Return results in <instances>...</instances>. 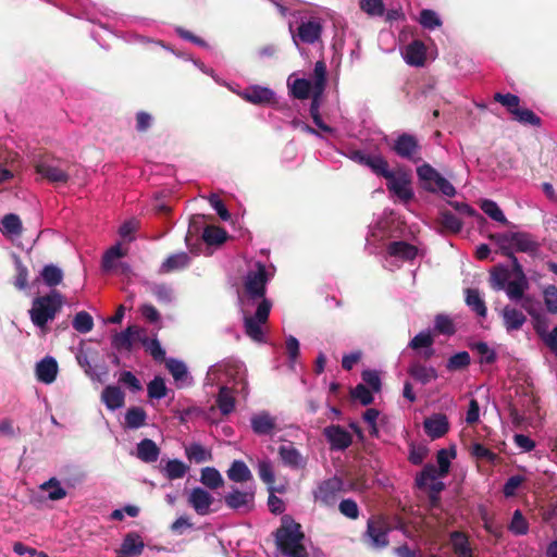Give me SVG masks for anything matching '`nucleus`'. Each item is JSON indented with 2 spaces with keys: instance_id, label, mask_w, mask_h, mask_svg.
<instances>
[{
  "instance_id": "1",
  "label": "nucleus",
  "mask_w": 557,
  "mask_h": 557,
  "mask_svg": "<svg viewBox=\"0 0 557 557\" xmlns=\"http://www.w3.org/2000/svg\"><path fill=\"white\" fill-rule=\"evenodd\" d=\"M281 522V527L274 532L280 552L288 557H308L307 549L301 543L305 535L300 531V524L288 515L283 516Z\"/></svg>"
},
{
  "instance_id": "2",
  "label": "nucleus",
  "mask_w": 557,
  "mask_h": 557,
  "mask_svg": "<svg viewBox=\"0 0 557 557\" xmlns=\"http://www.w3.org/2000/svg\"><path fill=\"white\" fill-rule=\"evenodd\" d=\"M287 85L295 99L307 100L311 98V104H318L326 85L325 63L323 61L315 62L311 78H295L293 81L288 78Z\"/></svg>"
},
{
  "instance_id": "3",
  "label": "nucleus",
  "mask_w": 557,
  "mask_h": 557,
  "mask_svg": "<svg viewBox=\"0 0 557 557\" xmlns=\"http://www.w3.org/2000/svg\"><path fill=\"white\" fill-rule=\"evenodd\" d=\"M488 238L497 245L504 257H511L515 252L535 255L540 248L536 239L525 232L494 233Z\"/></svg>"
},
{
  "instance_id": "4",
  "label": "nucleus",
  "mask_w": 557,
  "mask_h": 557,
  "mask_svg": "<svg viewBox=\"0 0 557 557\" xmlns=\"http://www.w3.org/2000/svg\"><path fill=\"white\" fill-rule=\"evenodd\" d=\"M63 306V296L57 289H52L45 296H38L33 300L29 310L30 320L34 325L42 329L49 321H52Z\"/></svg>"
},
{
  "instance_id": "5",
  "label": "nucleus",
  "mask_w": 557,
  "mask_h": 557,
  "mask_svg": "<svg viewBox=\"0 0 557 557\" xmlns=\"http://www.w3.org/2000/svg\"><path fill=\"white\" fill-rule=\"evenodd\" d=\"M417 175L424 190L432 194L441 191L447 197H454L456 195V188L453 184L442 176L431 164L423 163L418 166Z\"/></svg>"
},
{
  "instance_id": "6",
  "label": "nucleus",
  "mask_w": 557,
  "mask_h": 557,
  "mask_svg": "<svg viewBox=\"0 0 557 557\" xmlns=\"http://www.w3.org/2000/svg\"><path fill=\"white\" fill-rule=\"evenodd\" d=\"M271 307V301L263 299L259 302L255 315H246L244 318L245 334L253 342H265L261 325L268 322Z\"/></svg>"
},
{
  "instance_id": "7",
  "label": "nucleus",
  "mask_w": 557,
  "mask_h": 557,
  "mask_svg": "<svg viewBox=\"0 0 557 557\" xmlns=\"http://www.w3.org/2000/svg\"><path fill=\"white\" fill-rule=\"evenodd\" d=\"M36 172L52 184H66L70 174L65 162L52 158H42L35 165Z\"/></svg>"
},
{
  "instance_id": "8",
  "label": "nucleus",
  "mask_w": 557,
  "mask_h": 557,
  "mask_svg": "<svg viewBox=\"0 0 557 557\" xmlns=\"http://www.w3.org/2000/svg\"><path fill=\"white\" fill-rule=\"evenodd\" d=\"M269 281L265 265L261 262L256 263V270L249 271L245 277L244 288L245 293L251 299L261 298L267 299V283Z\"/></svg>"
},
{
  "instance_id": "9",
  "label": "nucleus",
  "mask_w": 557,
  "mask_h": 557,
  "mask_svg": "<svg viewBox=\"0 0 557 557\" xmlns=\"http://www.w3.org/2000/svg\"><path fill=\"white\" fill-rule=\"evenodd\" d=\"M256 490L248 486L245 490L232 486L231 492L226 493L223 500L230 509L250 512L255 509Z\"/></svg>"
},
{
  "instance_id": "10",
  "label": "nucleus",
  "mask_w": 557,
  "mask_h": 557,
  "mask_svg": "<svg viewBox=\"0 0 557 557\" xmlns=\"http://www.w3.org/2000/svg\"><path fill=\"white\" fill-rule=\"evenodd\" d=\"M342 492H345L344 482L335 475L322 481L313 492V496L314 500L322 506L332 507L336 504Z\"/></svg>"
},
{
  "instance_id": "11",
  "label": "nucleus",
  "mask_w": 557,
  "mask_h": 557,
  "mask_svg": "<svg viewBox=\"0 0 557 557\" xmlns=\"http://www.w3.org/2000/svg\"><path fill=\"white\" fill-rule=\"evenodd\" d=\"M389 531L391 528L386 520L382 516H374L368 520L363 537L369 539L373 547L385 548L389 544Z\"/></svg>"
},
{
  "instance_id": "12",
  "label": "nucleus",
  "mask_w": 557,
  "mask_h": 557,
  "mask_svg": "<svg viewBox=\"0 0 557 557\" xmlns=\"http://www.w3.org/2000/svg\"><path fill=\"white\" fill-rule=\"evenodd\" d=\"M392 150L400 158L414 163L421 160V146L416 136L403 133L395 140Z\"/></svg>"
},
{
  "instance_id": "13",
  "label": "nucleus",
  "mask_w": 557,
  "mask_h": 557,
  "mask_svg": "<svg viewBox=\"0 0 557 557\" xmlns=\"http://www.w3.org/2000/svg\"><path fill=\"white\" fill-rule=\"evenodd\" d=\"M386 181L388 191L395 194L401 201L407 203L413 199L414 194L410 187L411 178L407 172H394L393 178H388Z\"/></svg>"
},
{
  "instance_id": "14",
  "label": "nucleus",
  "mask_w": 557,
  "mask_h": 557,
  "mask_svg": "<svg viewBox=\"0 0 557 557\" xmlns=\"http://www.w3.org/2000/svg\"><path fill=\"white\" fill-rule=\"evenodd\" d=\"M437 469L434 465L428 463L423 467L420 473L416 476V486L420 490L429 487V494H441L445 488L442 481H437Z\"/></svg>"
},
{
  "instance_id": "15",
  "label": "nucleus",
  "mask_w": 557,
  "mask_h": 557,
  "mask_svg": "<svg viewBox=\"0 0 557 557\" xmlns=\"http://www.w3.org/2000/svg\"><path fill=\"white\" fill-rule=\"evenodd\" d=\"M323 435L330 444L331 450H345L352 444L351 434L338 424L324 428Z\"/></svg>"
},
{
  "instance_id": "16",
  "label": "nucleus",
  "mask_w": 557,
  "mask_h": 557,
  "mask_svg": "<svg viewBox=\"0 0 557 557\" xmlns=\"http://www.w3.org/2000/svg\"><path fill=\"white\" fill-rule=\"evenodd\" d=\"M187 502L197 515L207 516L212 511L210 507L214 503V497L202 487H194Z\"/></svg>"
},
{
  "instance_id": "17",
  "label": "nucleus",
  "mask_w": 557,
  "mask_h": 557,
  "mask_svg": "<svg viewBox=\"0 0 557 557\" xmlns=\"http://www.w3.org/2000/svg\"><path fill=\"white\" fill-rule=\"evenodd\" d=\"M423 429L425 434L431 440L443 437L449 430V422L444 413H434L423 421Z\"/></svg>"
},
{
  "instance_id": "18",
  "label": "nucleus",
  "mask_w": 557,
  "mask_h": 557,
  "mask_svg": "<svg viewBox=\"0 0 557 557\" xmlns=\"http://www.w3.org/2000/svg\"><path fill=\"white\" fill-rule=\"evenodd\" d=\"M323 26L319 18H310L298 25L297 36L304 44L312 45L320 40Z\"/></svg>"
},
{
  "instance_id": "19",
  "label": "nucleus",
  "mask_w": 557,
  "mask_h": 557,
  "mask_svg": "<svg viewBox=\"0 0 557 557\" xmlns=\"http://www.w3.org/2000/svg\"><path fill=\"white\" fill-rule=\"evenodd\" d=\"M242 98L255 104H276L275 94L271 89L261 86L246 88Z\"/></svg>"
},
{
  "instance_id": "20",
  "label": "nucleus",
  "mask_w": 557,
  "mask_h": 557,
  "mask_svg": "<svg viewBox=\"0 0 557 557\" xmlns=\"http://www.w3.org/2000/svg\"><path fill=\"white\" fill-rule=\"evenodd\" d=\"M125 255L126 252L121 248L120 244L112 246L110 249L106 251V253L102 257V270L109 272L113 270L115 267H117L122 274H128L131 272L129 264L125 262H120L119 264L114 263L116 259L122 258Z\"/></svg>"
},
{
  "instance_id": "21",
  "label": "nucleus",
  "mask_w": 557,
  "mask_h": 557,
  "mask_svg": "<svg viewBox=\"0 0 557 557\" xmlns=\"http://www.w3.org/2000/svg\"><path fill=\"white\" fill-rule=\"evenodd\" d=\"M407 373L414 381L422 385L429 384L431 381L438 377L437 370L434 367H428L419 360H413L408 367Z\"/></svg>"
},
{
  "instance_id": "22",
  "label": "nucleus",
  "mask_w": 557,
  "mask_h": 557,
  "mask_svg": "<svg viewBox=\"0 0 557 557\" xmlns=\"http://www.w3.org/2000/svg\"><path fill=\"white\" fill-rule=\"evenodd\" d=\"M145 548V543L137 532H128L117 550L119 554L125 556H139Z\"/></svg>"
},
{
  "instance_id": "23",
  "label": "nucleus",
  "mask_w": 557,
  "mask_h": 557,
  "mask_svg": "<svg viewBox=\"0 0 557 557\" xmlns=\"http://www.w3.org/2000/svg\"><path fill=\"white\" fill-rule=\"evenodd\" d=\"M251 429L258 435H270L276 429V421L268 412H260L250 419Z\"/></svg>"
},
{
  "instance_id": "24",
  "label": "nucleus",
  "mask_w": 557,
  "mask_h": 557,
  "mask_svg": "<svg viewBox=\"0 0 557 557\" xmlns=\"http://www.w3.org/2000/svg\"><path fill=\"white\" fill-rule=\"evenodd\" d=\"M58 374V363L52 357H46L36 366V375L38 381L45 384L54 382Z\"/></svg>"
},
{
  "instance_id": "25",
  "label": "nucleus",
  "mask_w": 557,
  "mask_h": 557,
  "mask_svg": "<svg viewBox=\"0 0 557 557\" xmlns=\"http://www.w3.org/2000/svg\"><path fill=\"white\" fill-rule=\"evenodd\" d=\"M101 401L108 409L116 410L124 406L125 395L119 386L108 385L102 389Z\"/></svg>"
},
{
  "instance_id": "26",
  "label": "nucleus",
  "mask_w": 557,
  "mask_h": 557,
  "mask_svg": "<svg viewBox=\"0 0 557 557\" xmlns=\"http://www.w3.org/2000/svg\"><path fill=\"white\" fill-rule=\"evenodd\" d=\"M426 59V47L421 40H413L406 47L405 60L409 65L422 66Z\"/></svg>"
},
{
  "instance_id": "27",
  "label": "nucleus",
  "mask_w": 557,
  "mask_h": 557,
  "mask_svg": "<svg viewBox=\"0 0 557 557\" xmlns=\"http://www.w3.org/2000/svg\"><path fill=\"white\" fill-rule=\"evenodd\" d=\"M502 317L507 332L520 330L527 321V317L520 310L510 306L503 309Z\"/></svg>"
},
{
  "instance_id": "28",
  "label": "nucleus",
  "mask_w": 557,
  "mask_h": 557,
  "mask_svg": "<svg viewBox=\"0 0 557 557\" xmlns=\"http://www.w3.org/2000/svg\"><path fill=\"white\" fill-rule=\"evenodd\" d=\"M136 456L146 463L156 462L160 456V448L150 438H144L137 444Z\"/></svg>"
},
{
  "instance_id": "29",
  "label": "nucleus",
  "mask_w": 557,
  "mask_h": 557,
  "mask_svg": "<svg viewBox=\"0 0 557 557\" xmlns=\"http://www.w3.org/2000/svg\"><path fill=\"white\" fill-rule=\"evenodd\" d=\"M450 543L454 553L458 557H473L468 535L462 531H453L450 533Z\"/></svg>"
},
{
  "instance_id": "30",
  "label": "nucleus",
  "mask_w": 557,
  "mask_h": 557,
  "mask_svg": "<svg viewBox=\"0 0 557 557\" xmlns=\"http://www.w3.org/2000/svg\"><path fill=\"white\" fill-rule=\"evenodd\" d=\"M141 330L137 326H128L126 330L114 335L112 344L116 349L131 350L133 347V338L136 336L139 341Z\"/></svg>"
},
{
  "instance_id": "31",
  "label": "nucleus",
  "mask_w": 557,
  "mask_h": 557,
  "mask_svg": "<svg viewBox=\"0 0 557 557\" xmlns=\"http://www.w3.org/2000/svg\"><path fill=\"white\" fill-rule=\"evenodd\" d=\"M510 277V270L504 264H497L490 272V285L494 290H503Z\"/></svg>"
},
{
  "instance_id": "32",
  "label": "nucleus",
  "mask_w": 557,
  "mask_h": 557,
  "mask_svg": "<svg viewBox=\"0 0 557 557\" xmlns=\"http://www.w3.org/2000/svg\"><path fill=\"white\" fill-rule=\"evenodd\" d=\"M512 119L524 125L540 126L541 119L527 107H507Z\"/></svg>"
},
{
  "instance_id": "33",
  "label": "nucleus",
  "mask_w": 557,
  "mask_h": 557,
  "mask_svg": "<svg viewBox=\"0 0 557 557\" xmlns=\"http://www.w3.org/2000/svg\"><path fill=\"white\" fill-rule=\"evenodd\" d=\"M366 166L379 177L393 178L394 172L389 170L387 160L381 154H371Z\"/></svg>"
},
{
  "instance_id": "34",
  "label": "nucleus",
  "mask_w": 557,
  "mask_h": 557,
  "mask_svg": "<svg viewBox=\"0 0 557 557\" xmlns=\"http://www.w3.org/2000/svg\"><path fill=\"white\" fill-rule=\"evenodd\" d=\"M190 261L186 252H178L169 256L161 264L160 271L162 273H170L173 271L182 270L188 265Z\"/></svg>"
},
{
  "instance_id": "35",
  "label": "nucleus",
  "mask_w": 557,
  "mask_h": 557,
  "mask_svg": "<svg viewBox=\"0 0 557 557\" xmlns=\"http://www.w3.org/2000/svg\"><path fill=\"white\" fill-rule=\"evenodd\" d=\"M226 473L227 478L235 483H244L252 478L251 471L242 460H234Z\"/></svg>"
},
{
  "instance_id": "36",
  "label": "nucleus",
  "mask_w": 557,
  "mask_h": 557,
  "mask_svg": "<svg viewBox=\"0 0 557 557\" xmlns=\"http://www.w3.org/2000/svg\"><path fill=\"white\" fill-rule=\"evenodd\" d=\"M200 482L210 490H218L224 485V480L214 467H205L200 471Z\"/></svg>"
},
{
  "instance_id": "37",
  "label": "nucleus",
  "mask_w": 557,
  "mask_h": 557,
  "mask_svg": "<svg viewBox=\"0 0 557 557\" xmlns=\"http://www.w3.org/2000/svg\"><path fill=\"white\" fill-rule=\"evenodd\" d=\"M185 455L190 461L196 463L211 461L213 458L211 450L207 449L199 443H190L185 446Z\"/></svg>"
},
{
  "instance_id": "38",
  "label": "nucleus",
  "mask_w": 557,
  "mask_h": 557,
  "mask_svg": "<svg viewBox=\"0 0 557 557\" xmlns=\"http://www.w3.org/2000/svg\"><path fill=\"white\" fill-rule=\"evenodd\" d=\"M529 289V281L515 278L509 281L503 289L506 292L508 298L512 301H519L523 298L525 290Z\"/></svg>"
},
{
  "instance_id": "39",
  "label": "nucleus",
  "mask_w": 557,
  "mask_h": 557,
  "mask_svg": "<svg viewBox=\"0 0 557 557\" xmlns=\"http://www.w3.org/2000/svg\"><path fill=\"white\" fill-rule=\"evenodd\" d=\"M278 454L283 462L292 468H300L304 466L300 453L293 445L280 446Z\"/></svg>"
},
{
  "instance_id": "40",
  "label": "nucleus",
  "mask_w": 557,
  "mask_h": 557,
  "mask_svg": "<svg viewBox=\"0 0 557 557\" xmlns=\"http://www.w3.org/2000/svg\"><path fill=\"white\" fill-rule=\"evenodd\" d=\"M387 251L391 256L400 257L405 260H411L417 255V248L406 242H392Z\"/></svg>"
},
{
  "instance_id": "41",
  "label": "nucleus",
  "mask_w": 557,
  "mask_h": 557,
  "mask_svg": "<svg viewBox=\"0 0 557 557\" xmlns=\"http://www.w3.org/2000/svg\"><path fill=\"white\" fill-rule=\"evenodd\" d=\"M466 304L482 318L486 317L487 308L484 300L481 298L480 293L475 288H467L466 290Z\"/></svg>"
},
{
  "instance_id": "42",
  "label": "nucleus",
  "mask_w": 557,
  "mask_h": 557,
  "mask_svg": "<svg viewBox=\"0 0 557 557\" xmlns=\"http://www.w3.org/2000/svg\"><path fill=\"white\" fill-rule=\"evenodd\" d=\"M147 413L141 407H131L125 413V425L128 429H139L146 424Z\"/></svg>"
},
{
  "instance_id": "43",
  "label": "nucleus",
  "mask_w": 557,
  "mask_h": 557,
  "mask_svg": "<svg viewBox=\"0 0 557 557\" xmlns=\"http://www.w3.org/2000/svg\"><path fill=\"white\" fill-rule=\"evenodd\" d=\"M14 269L15 274L12 284L16 289L25 290L28 287V269L18 257H15Z\"/></svg>"
},
{
  "instance_id": "44",
  "label": "nucleus",
  "mask_w": 557,
  "mask_h": 557,
  "mask_svg": "<svg viewBox=\"0 0 557 557\" xmlns=\"http://www.w3.org/2000/svg\"><path fill=\"white\" fill-rule=\"evenodd\" d=\"M189 467L185 465L183 461L178 459H171L166 462L162 471L165 478L172 481L182 479L187 473Z\"/></svg>"
},
{
  "instance_id": "45",
  "label": "nucleus",
  "mask_w": 557,
  "mask_h": 557,
  "mask_svg": "<svg viewBox=\"0 0 557 557\" xmlns=\"http://www.w3.org/2000/svg\"><path fill=\"white\" fill-rule=\"evenodd\" d=\"M216 406L223 414H230L235 409V398L232 391L222 386L216 397Z\"/></svg>"
},
{
  "instance_id": "46",
  "label": "nucleus",
  "mask_w": 557,
  "mask_h": 557,
  "mask_svg": "<svg viewBox=\"0 0 557 557\" xmlns=\"http://www.w3.org/2000/svg\"><path fill=\"white\" fill-rule=\"evenodd\" d=\"M40 276L47 286L54 287L62 282L63 272L54 264H47L42 268Z\"/></svg>"
},
{
  "instance_id": "47",
  "label": "nucleus",
  "mask_w": 557,
  "mask_h": 557,
  "mask_svg": "<svg viewBox=\"0 0 557 557\" xmlns=\"http://www.w3.org/2000/svg\"><path fill=\"white\" fill-rule=\"evenodd\" d=\"M438 222L443 230L449 233H458L462 227L461 220L448 210H442Z\"/></svg>"
},
{
  "instance_id": "48",
  "label": "nucleus",
  "mask_w": 557,
  "mask_h": 557,
  "mask_svg": "<svg viewBox=\"0 0 557 557\" xmlns=\"http://www.w3.org/2000/svg\"><path fill=\"white\" fill-rule=\"evenodd\" d=\"M227 233L224 228L207 225L202 233V239L208 245H220L226 240Z\"/></svg>"
},
{
  "instance_id": "49",
  "label": "nucleus",
  "mask_w": 557,
  "mask_h": 557,
  "mask_svg": "<svg viewBox=\"0 0 557 557\" xmlns=\"http://www.w3.org/2000/svg\"><path fill=\"white\" fill-rule=\"evenodd\" d=\"M481 210L488 215L492 220L499 222L502 224H507L508 220L504 215L502 209L498 207V205L490 199H484L480 203Z\"/></svg>"
},
{
  "instance_id": "50",
  "label": "nucleus",
  "mask_w": 557,
  "mask_h": 557,
  "mask_svg": "<svg viewBox=\"0 0 557 557\" xmlns=\"http://www.w3.org/2000/svg\"><path fill=\"white\" fill-rule=\"evenodd\" d=\"M139 342L145 347L146 351L157 361H163L165 358V350L162 348L157 338H148L147 336L139 337Z\"/></svg>"
},
{
  "instance_id": "51",
  "label": "nucleus",
  "mask_w": 557,
  "mask_h": 557,
  "mask_svg": "<svg viewBox=\"0 0 557 557\" xmlns=\"http://www.w3.org/2000/svg\"><path fill=\"white\" fill-rule=\"evenodd\" d=\"M456 457V450L455 448H451L450 450L447 449H440L436 454V460L438 463L437 474L441 478H444L448 474L449 468H450V459Z\"/></svg>"
},
{
  "instance_id": "52",
  "label": "nucleus",
  "mask_w": 557,
  "mask_h": 557,
  "mask_svg": "<svg viewBox=\"0 0 557 557\" xmlns=\"http://www.w3.org/2000/svg\"><path fill=\"white\" fill-rule=\"evenodd\" d=\"M471 358L468 351H459L447 360L446 369L448 371H459L470 366Z\"/></svg>"
},
{
  "instance_id": "53",
  "label": "nucleus",
  "mask_w": 557,
  "mask_h": 557,
  "mask_svg": "<svg viewBox=\"0 0 557 557\" xmlns=\"http://www.w3.org/2000/svg\"><path fill=\"white\" fill-rule=\"evenodd\" d=\"M480 356V363L493 364L497 360V354L485 342H476L470 346Z\"/></svg>"
},
{
  "instance_id": "54",
  "label": "nucleus",
  "mask_w": 557,
  "mask_h": 557,
  "mask_svg": "<svg viewBox=\"0 0 557 557\" xmlns=\"http://www.w3.org/2000/svg\"><path fill=\"white\" fill-rule=\"evenodd\" d=\"M73 327L79 333H88L94 327L92 317L86 311H79L75 314L73 319Z\"/></svg>"
},
{
  "instance_id": "55",
  "label": "nucleus",
  "mask_w": 557,
  "mask_h": 557,
  "mask_svg": "<svg viewBox=\"0 0 557 557\" xmlns=\"http://www.w3.org/2000/svg\"><path fill=\"white\" fill-rule=\"evenodd\" d=\"M269 490V498H268V506L269 510L274 515H281L285 511V504L284 502L275 495V492L277 493H284L285 488L283 486L281 487H268Z\"/></svg>"
},
{
  "instance_id": "56",
  "label": "nucleus",
  "mask_w": 557,
  "mask_h": 557,
  "mask_svg": "<svg viewBox=\"0 0 557 557\" xmlns=\"http://www.w3.org/2000/svg\"><path fill=\"white\" fill-rule=\"evenodd\" d=\"M40 487L42 491H48V497L51 500H60L66 496V491L55 478L42 483Z\"/></svg>"
},
{
  "instance_id": "57",
  "label": "nucleus",
  "mask_w": 557,
  "mask_h": 557,
  "mask_svg": "<svg viewBox=\"0 0 557 557\" xmlns=\"http://www.w3.org/2000/svg\"><path fill=\"white\" fill-rule=\"evenodd\" d=\"M148 397L151 399H161L168 395V387L161 376H156L147 386Z\"/></svg>"
},
{
  "instance_id": "58",
  "label": "nucleus",
  "mask_w": 557,
  "mask_h": 557,
  "mask_svg": "<svg viewBox=\"0 0 557 557\" xmlns=\"http://www.w3.org/2000/svg\"><path fill=\"white\" fill-rule=\"evenodd\" d=\"M508 529L516 535H524L528 533L529 523L519 509L515 510Z\"/></svg>"
},
{
  "instance_id": "59",
  "label": "nucleus",
  "mask_w": 557,
  "mask_h": 557,
  "mask_svg": "<svg viewBox=\"0 0 557 557\" xmlns=\"http://www.w3.org/2000/svg\"><path fill=\"white\" fill-rule=\"evenodd\" d=\"M1 224L3 227V231L11 235H20L22 233V222L18 218V215L14 213L5 214L2 220Z\"/></svg>"
},
{
  "instance_id": "60",
  "label": "nucleus",
  "mask_w": 557,
  "mask_h": 557,
  "mask_svg": "<svg viewBox=\"0 0 557 557\" xmlns=\"http://www.w3.org/2000/svg\"><path fill=\"white\" fill-rule=\"evenodd\" d=\"M165 364L175 381H184L187 377V367L183 361L172 358Z\"/></svg>"
},
{
  "instance_id": "61",
  "label": "nucleus",
  "mask_w": 557,
  "mask_h": 557,
  "mask_svg": "<svg viewBox=\"0 0 557 557\" xmlns=\"http://www.w3.org/2000/svg\"><path fill=\"white\" fill-rule=\"evenodd\" d=\"M419 22L426 29H434L442 25L440 16L430 9H424L420 12Z\"/></svg>"
},
{
  "instance_id": "62",
  "label": "nucleus",
  "mask_w": 557,
  "mask_h": 557,
  "mask_svg": "<svg viewBox=\"0 0 557 557\" xmlns=\"http://www.w3.org/2000/svg\"><path fill=\"white\" fill-rule=\"evenodd\" d=\"M360 9L371 16H382L385 12L382 0H360Z\"/></svg>"
},
{
  "instance_id": "63",
  "label": "nucleus",
  "mask_w": 557,
  "mask_h": 557,
  "mask_svg": "<svg viewBox=\"0 0 557 557\" xmlns=\"http://www.w3.org/2000/svg\"><path fill=\"white\" fill-rule=\"evenodd\" d=\"M535 332L544 341L545 345L552 350L557 352V325L547 333L541 330L540 321L534 325Z\"/></svg>"
},
{
  "instance_id": "64",
  "label": "nucleus",
  "mask_w": 557,
  "mask_h": 557,
  "mask_svg": "<svg viewBox=\"0 0 557 557\" xmlns=\"http://www.w3.org/2000/svg\"><path fill=\"white\" fill-rule=\"evenodd\" d=\"M544 302L550 313H557V287L548 285L544 289Z\"/></svg>"
}]
</instances>
